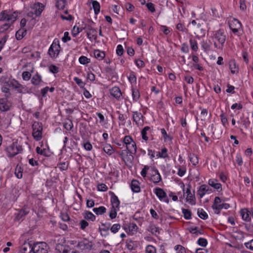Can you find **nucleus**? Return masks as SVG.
Segmentation results:
<instances>
[{
    "mask_svg": "<svg viewBox=\"0 0 253 253\" xmlns=\"http://www.w3.org/2000/svg\"><path fill=\"white\" fill-rule=\"evenodd\" d=\"M213 42L215 48L222 50L226 39V35L222 29H219L213 32L210 38Z\"/></svg>",
    "mask_w": 253,
    "mask_h": 253,
    "instance_id": "obj_1",
    "label": "nucleus"
},
{
    "mask_svg": "<svg viewBox=\"0 0 253 253\" xmlns=\"http://www.w3.org/2000/svg\"><path fill=\"white\" fill-rule=\"evenodd\" d=\"M123 143L126 145V149L130 154H135L136 152V145L132 138L129 135H126L123 139Z\"/></svg>",
    "mask_w": 253,
    "mask_h": 253,
    "instance_id": "obj_2",
    "label": "nucleus"
},
{
    "mask_svg": "<svg viewBox=\"0 0 253 253\" xmlns=\"http://www.w3.org/2000/svg\"><path fill=\"white\" fill-rule=\"evenodd\" d=\"M23 150L22 147L17 142H13L10 145L6 147L5 151L7 156L12 158L21 153Z\"/></svg>",
    "mask_w": 253,
    "mask_h": 253,
    "instance_id": "obj_3",
    "label": "nucleus"
},
{
    "mask_svg": "<svg viewBox=\"0 0 253 253\" xmlns=\"http://www.w3.org/2000/svg\"><path fill=\"white\" fill-rule=\"evenodd\" d=\"M49 247L45 242H40L34 244L31 251L34 253H47Z\"/></svg>",
    "mask_w": 253,
    "mask_h": 253,
    "instance_id": "obj_4",
    "label": "nucleus"
},
{
    "mask_svg": "<svg viewBox=\"0 0 253 253\" xmlns=\"http://www.w3.org/2000/svg\"><path fill=\"white\" fill-rule=\"evenodd\" d=\"M33 128V136L36 141L40 140L42 138V124L35 122L32 126Z\"/></svg>",
    "mask_w": 253,
    "mask_h": 253,
    "instance_id": "obj_5",
    "label": "nucleus"
},
{
    "mask_svg": "<svg viewBox=\"0 0 253 253\" xmlns=\"http://www.w3.org/2000/svg\"><path fill=\"white\" fill-rule=\"evenodd\" d=\"M60 45L59 41L54 40L48 49V54L51 58H56L60 52Z\"/></svg>",
    "mask_w": 253,
    "mask_h": 253,
    "instance_id": "obj_6",
    "label": "nucleus"
},
{
    "mask_svg": "<svg viewBox=\"0 0 253 253\" xmlns=\"http://www.w3.org/2000/svg\"><path fill=\"white\" fill-rule=\"evenodd\" d=\"M84 29L86 30V33L87 37L90 40L93 39L96 40L97 38V31L91 25L85 24Z\"/></svg>",
    "mask_w": 253,
    "mask_h": 253,
    "instance_id": "obj_7",
    "label": "nucleus"
},
{
    "mask_svg": "<svg viewBox=\"0 0 253 253\" xmlns=\"http://www.w3.org/2000/svg\"><path fill=\"white\" fill-rule=\"evenodd\" d=\"M77 247L82 251H90L92 247V243L89 240L84 239L78 242Z\"/></svg>",
    "mask_w": 253,
    "mask_h": 253,
    "instance_id": "obj_8",
    "label": "nucleus"
},
{
    "mask_svg": "<svg viewBox=\"0 0 253 253\" xmlns=\"http://www.w3.org/2000/svg\"><path fill=\"white\" fill-rule=\"evenodd\" d=\"M154 193L157 195L160 201H163L168 203L169 200L167 197V193L161 188H156L154 190Z\"/></svg>",
    "mask_w": 253,
    "mask_h": 253,
    "instance_id": "obj_9",
    "label": "nucleus"
},
{
    "mask_svg": "<svg viewBox=\"0 0 253 253\" xmlns=\"http://www.w3.org/2000/svg\"><path fill=\"white\" fill-rule=\"evenodd\" d=\"M32 8L33 9V12L37 16H40L44 9V5L41 3L38 2L34 4L32 6Z\"/></svg>",
    "mask_w": 253,
    "mask_h": 253,
    "instance_id": "obj_10",
    "label": "nucleus"
},
{
    "mask_svg": "<svg viewBox=\"0 0 253 253\" xmlns=\"http://www.w3.org/2000/svg\"><path fill=\"white\" fill-rule=\"evenodd\" d=\"M190 187V186H189L186 189V193L187 194V197L186 198V201L191 205H195L196 204V199L194 194H192L191 192Z\"/></svg>",
    "mask_w": 253,
    "mask_h": 253,
    "instance_id": "obj_11",
    "label": "nucleus"
},
{
    "mask_svg": "<svg viewBox=\"0 0 253 253\" xmlns=\"http://www.w3.org/2000/svg\"><path fill=\"white\" fill-rule=\"evenodd\" d=\"M240 212L243 220L246 222L251 221V211H250L247 209H243L241 210Z\"/></svg>",
    "mask_w": 253,
    "mask_h": 253,
    "instance_id": "obj_12",
    "label": "nucleus"
},
{
    "mask_svg": "<svg viewBox=\"0 0 253 253\" xmlns=\"http://www.w3.org/2000/svg\"><path fill=\"white\" fill-rule=\"evenodd\" d=\"M110 194L111 195V207L113 208H117L119 209V206L120 204V201L118 198V197L112 192H110Z\"/></svg>",
    "mask_w": 253,
    "mask_h": 253,
    "instance_id": "obj_13",
    "label": "nucleus"
},
{
    "mask_svg": "<svg viewBox=\"0 0 253 253\" xmlns=\"http://www.w3.org/2000/svg\"><path fill=\"white\" fill-rule=\"evenodd\" d=\"M154 172V173H153L151 176L150 180L152 181L154 183L157 184L162 180V178L158 169H155Z\"/></svg>",
    "mask_w": 253,
    "mask_h": 253,
    "instance_id": "obj_14",
    "label": "nucleus"
},
{
    "mask_svg": "<svg viewBox=\"0 0 253 253\" xmlns=\"http://www.w3.org/2000/svg\"><path fill=\"white\" fill-rule=\"evenodd\" d=\"M133 120L137 125L142 124L143 122L142 118L143 116L141 113L137 111L134 112L133 114Z\"/></svg>",
    "mask_w": 253,
    "mask_h": 253,
    "instance_id": "obj_15",
    "label": "nucleus"
},
{
    "mask_svg": "<svg viewBox=\"0 0 253 253\" xmlns=\"http://www.w3.org/2000/svg\"><path fill=\"white\" fill-rule=\"evenodd\" d=\"M9 109V105L7 103L6 98H0V110L6 111Z\"/></svg>",
    "mask_w": 253,
    "mask_h": 253,
    "instance_id": "obj_16",
    "label": "nucleus"
},
{
    "mask_svg": "<svg viewBox=\"0 0 253 253\" xmlns=\"http://www.w3.org/2000/svg\"><path fill=\"white\" fill-rule=\"evenodd\" d=\"M9 85L17 89L18 91L20 93L22 92V89L24 88L23 85L15 80H12Z\"/></svg>",
    "mask_w": 253,
    "mask_h": 253,
    "instance_id": "obj_17",
    "label": "nucleus"
},
{
    "mask_svg": "<svg viewBox=\"0 0 253 253\" xmlns=\"http://www.w3.org/2000/svg\"><path fill=\"white\" fill-rule=\"evenodd\" d=\"M209 190V187L205 184L202 185L200 186L199 190H198V194L200 196V197L202 198L206 193Z\"/></svg>",
    "mask_w": 253,
    "mask_h": 253,
    "instance_id": "obj_18",
    "label": "nucleus"
},
{
    "mask_svg": "<svg viewBox=\"0 0 253 253\" xmlns=\"http://www.w3.org/2000/svg\"><path fill=\"white\" fill-rule=\"evenodd\" d=\"M110 93L113 96H114L116 98H119L122 95L121 90L117 86L113 87L110 90Z\"/></svg>",
    "mask_w": 253,
    "mask_h": 253,
    "instance_id": "obj_19",
    "label": "nucleus"
},
{
    "mask_svg": "<svg viewBox=\"0 0 253 253\" xmlns=\"http://www.w3.org/2000/svg\"><path fill=\"white\" fill-rule=\"evenodd\" d=\"M209 184L216 190H221V184L217 182V180L215 179H210L209 180Z\"/></svg>",
    "mask_w": 253,
    "mask_h": 253,
    "instance_id": "obj_20",
    "label": "nucleus"
},
{
    "mask_svg": "<svg viewBox=\"0 0 253 253\" xmlns=\"http://www.w3.org/2000/svg\"><path fill=\"white\" fill-rule=\"evenodd\" d=\"M139 182L136 180H132L131 183L130 187L132 191L134 192H139L140 191V188L139 186Z\"/></svg>",
    "mask_w": 253,
    "mask_h": 253,
    "instance_id": "obj_21",
    "label": "nucleus"
},
{
    "mask_svg": "<svg viewBox=\"0 0 253 253\" xmlns=\"http://www.w3.org/2000/svg\"><path fill=\"white\" fill-rule=\"evenodd\" d=\"M229 26L230 28H233L234 27L241 28L242 25L241 22L238 20L234 18L233 20H230L229 22Z\"/></svg>",
    "mask_w": 253,
    "mask_h": 253,
    "instance_id": "obj_22",
    "label": "nucleus"
},
{
    "mask_svg": "<svg viewBox=\"0 0 253 253\" xmlns=\"http://www.w3.org/2000/svg\"><path fill=\"white\" fill-rule=\"evenodd\" d=\"M229 67L231 72L232 74L238 73V68L236 66L235 61L234 60H230L229 62Z\"/></svg>",
    "mask_w": 253,
    "mask_h": 253,
    "instance_id": "obj_23",
    "label": "nucleus"
},
{
    "mask_svg": "<svg viewBox=\"0 0 253 253\" xmlns=\"http://www.w3.org/2000/svg\"><path fill=\"white\" fill-rule=\"evenodd\" d=\"M211 42L210 40H203L201 42V46L205 51H209L211 48Z\"/></svg>",
    "mask_w": 253,
    "mask_h": 253,
    "instance_id": "obj_24",
    "label": "nucleus"
},
{
    "mask_svg": "<svg viewBox=\"0 0 253 253\" xmlns=\"http://www.w3.org/2000/svg\"><path fill=\"white\" fill-rule=\"evenodd\" d=\"M94 55L96 59L101 60L105 57V54L104 51L96 49L94 51Z\"/></svg>",
    "mask_w": 253,
    "mask_h": 253,
    "instance_id": "obj_25",
    "label": "nucleus"
},
{
    "mask_svg": "<svg viewBox=\"0 0 253 253\" xmlns=\"http://www.w3.org/2000/svg\"><path fill=\"white\" fill-rule=\"evenodd\" d=\"M42 82L41 76L38 73L34 75L32 78L31 82L34 85H39Z\"/></svg>",
    "mask_w": 253,
    "mask_h": 253,
    "instance_id": "obj_26",
    "label": "nucleus"
},
{
    "mask_svg": "<svg viewBox=\"0 0 253 253\" xmlns=\"http://www.w3.org/2000/svg\"><path fill=\"white\" fill-rule=\"evenodd\" d=\"M93 211L97 215H102L106 212V209L104 206H100L99 208H93Z\"/></svg>",
    "mask_w": 253,
    "mask_h": 253,
    "instance_id": "obj_27",
    "label": "nucleus"
},
{
    "mask_svg": "<svg viewBox=\"0 0 253 253\" xmlns=\"http://www.w3.org/2000/svg\"><path fill=\"white\" fill-rule=\"evenodd\" d=\"M117 113L118 114V119L121 122V123L119 124V125H122L124 126L125 125V121L128 118V116L126 114H123L119 111H117Z\"/></svg>",
    "mask_w": 253,
    "mask_h": 253,
    "instance_id": "obj_28",
    "label": "nucleus"
},
{
    "mask_svg": "<svg viewBox=\"0 0 253 253\" xmlns=\"http://www.w3.org/2000/svg\"><path fill=\"white\" fill-rule=\"evenodd\" d=\"M26 33L27 31L25 29L19 30L17 31L15 35L17 40H21L26 35Z\"/></svg>",
    "mask_w": 253,
    "mask_h": 253,
    "instance_id": "obj_29",
    "label": "nucleus"
},
{
    "mask_svg": "<svg viewBox=\"0 0 253 253\" xmlns=\"http://www.w3.org/2000/svg\"><path fill=\"white\" fill-rule=\"evenodd\" d=\"M119 210V209L117 208H113L111 207L110 208L109 217L111 219H113L116 217L117 214V211Z\"/></svg>",
    "mask_w": 253,
    "mask_h": 253,
    "instance_id": "obj_30",
    "label": "nucleus"
},
{
    "mask_svg": "<svg viewBox=\"0 0 253 253\" xmlns=\"http://www.w3.org/2000/svg\"><path fill=\"white\" fill-rule=\"evenodd\" d=\"M84 218L86 220H90L91 221H94L95 220V216L90 211H86L84 214Z\"/></svg>",
    "mask_w": 253,
    "mask_h": 253,
    "instance_id": "obj_31",
    "label": "nucleus"
},
{
    "mask_svg": "<svg viewBox=\"0 0 253 253\" xmlns=\"http://www.w3.org/2000/svg\"><path fill=\"white\" fill-rule=\"evenodd\" d=\"M132 96L133 101L136 102L140 98V95L139 91L137 89H132Z\"/></svg>",
    "mask_w": 253,
    "mask_h": 253,
    "instance_id": "obj_32",
    "label": "nucleus"
},
{
    "mask_svg": "<svg viewBox=\"0 0 253 253\" xmlns=\"http://www.w3.org/2000/svg\"><path fill=\"white\" fill-rule=\"evenodd\" d=\"M148 231L154 235L159 234V228L154 225H150L148 228Z\"/></svg>",
    "mask_w": 253,
    "mask_h": 253,
    "instance_id": "obj_33",
    "label": "nucleus"
},
{
    "mask_svg": "<svg viewBox=\"0 0 253 253\" xmlns=\"http://www.w3.org/2000/svg\"><path fill=\"white\" fill-rule=\"evenodd\" d=\"M189 157L190 162L193 165L196 166L198 164L199 160L197 155L194 154H190Z\"/></svg>",
    "mask_w": 253,
    "mask_h": 253,
    "instance_id": "obj_34",
    "label": "nucleus"
},
{
    "mask_svg": "<svg viewBox=\"0 0 253 253\" xmlns=\"http://www.w3.org/2000/svg\"><path fill=\"white\" fill-rule=\"evenodd\" d=\"M67 0H57L56 6L59 10L63 9L65 6Z\"/></svg>",
    "mask_w": 253,
    "mask_h": 253,
    "instance_id": "obj_35",
    "label": "nucleus"
},
{
    "mask_svg": "<svg viewBox=\"0 0 253 253\" xmlns=\"http://www.w3.org/2000/svg\"><path fill=\"white\" fill-rule=\"evenodd\" d=\"M198 214L199 216L203 219H206L208 217V215L207 212L202 209H199L198 210Z\"/></svg>",
    "mask_w": 253,
    "mask_h": 253,
    "instance_id": "obj_36",
    "label": "nucleus"
},
{
    "mask_svg": "<svg viewBox=\"0 0 253 253\" xmlns=\"http://www.w3.org/2000/svg\"><path fill=\"white\" fill-rule=\"evenodd\" d=\"M92 4L95 14H97L100 12V6L99 3L97 1L93 0Z\"/></svg>",
    "mask_w": 253,
    "mask_h": 253,
    "instance_id": "obj_37",
    "label": "nucleus"
},
{
    "mask_svg": "<svg viewBox=\"0 0 253 253\" xmlns=\"http://www.w3.org/2000/svg\"><path fill=\"white\" fill-rule=\"evenodd\" d=\"M17 16L18 15L16 12L11 14L9 12L7 21L11 22V24L13 23L16 20Z\"/></svg>",
    "mask_w": 253,
    "mask_h": 253,
    "instance_id": "obj_38",
    "label": "nucleus"
},
{
    "mask_svg": "<svg viewBox=\"0 0 253 253\" xmlns=\"http://www.w3.org/2000/svg\"><path fill=\"white\" fill-rule=\"evenodd\" d=\"M161 131L162 134L163 135V137L164 138V139L165 141L172 140V137L170 136L169 135H168L167 134L165 128H161Z\"/></svg>",
    "mask_w": 253,
    "mask_h": 253,
    "instance_id": "obj_39",
    "label": "nucleus"
},
{
    "mask_svg": "<svg viewBox=\"0 0 253 253\" xmlns=\"http://www.w3.org/2000/svg\"><path fill=\"white\" fill-rule=\"evenodd\" d=\"M84 27H77L74 26L72 31V35L74 37H76L80 32L84 30Z\"/></svg>",
    "mask_w": 253,
    "mask_h": 253,
    "instance_id": "obj_40",
    "label": "nucleus"
},
{
    "mask_svg": "<svg viewBox=\"0 0 253 253\" xmlns=\"http://www.w3.org/2000/svg\"><path fill=\"white\" fill-rule=\"evenodd\" d=\"M182 212L183 214L184 217L186 219H190L191 218V212L188 209H182Z\"/></svg>",
    "mask_w": 253,
    "mask_h": 253,
    "instance_id": "obj_41",
    "label": "nucleus"
},
{
    "mask_svg": "<svg viewBox=\"0 0 253 253\" xmlns=\"http://www.w3.org/2000/svg\"><path fill=\"white\" fill-rule=\"evenodd\" d=\"M79 61L81 64L86 65L90 63V59L85 56H81L79 59Z\"/></svg>",
    "mask_w": 253,
    "mask_h": 253,
    "instance_id": "obj_42",
    "label": "nucleus"
},
{
    "mask_svg": "<svg viewBox=\"0 0 253 253\" xmlns=\"http://www.w3.org/2000/svg\"><path fill=\"white\" fill-rule=\"evenodd\" d=\"M150 129V127L147 126H145L141 130L142 138L143 140L147 141L148 137L147 136V131Z\"/></svg>",
    "mask_w": 253,
    "mask_h": 253,
    "instance_id": "obj_43",
    "label": "nucleus"
},
{
    "mask_svg": "<svg viewBox=\"0 0 253 253\" xmlns=\"http://www.w3.org/2000/svg\"><path fill=\"white\" fill-rule=\"evenodd\" d=\"M105 71L106 73L108 75H110L112 78L115 77L116 73L115 72V70L111 67H106L105 68Z\"/></svg>",
    "mask_w": 253,
    "mask_h": 253,
    "instance_id": "obj_44",
    "label": "nucleus"
},
{
    "mask_svg": "<svg viewBox=\"0 0 253 253\" xmlns=\"http://www.w3.org/2000/svg\"><path fill=\"white\" fill-rule=\"evenodd\" d=\"M36 152L38 154L44 156H47L48 155V151L46 149H41L39 147L36 148Z\"/></svg>",
    "mask_w": 253,
    "mask_h": 253,
    "instance_id": "obj_45",
    "label": "nucleus"
},
{
    "mask_svg": "<svg viewBox=\"0 0 253 253\" xmlns=\"http://www.w3.org/2000/svg\"><path fill=\"white\" fill-rule=\"evenodd\" d=\"M103 150L105 153H106L109 155L112 154L114 152V150L112 147L109 144L106 145L104 147Z\"/></svg>",
    "mask_w": 253,
    "mask_h": 253,
    "instance_id": "obj_46",
    "label": "nucleus"
},
{
    "mask_svg": "<svg viewBox=\"0 0 253 253\" xmlns=\"http://www.w3.org/2000/svg\"><path fill=\"white\" fill-rule=\"evenodd\" d=\"M9 11L4 10L0 13V21H3L6 20L7 21V18L8 16Z\"/></svg>",
    "mask_w": 253,
    "mask_h": 253,
    "instance_id": "obj_47",
    "label": "nucleus"
},
{
    "mask_svg": "<svg viewBox=\"0 0 253 253\" xmlns=\"http://www.w3.org/2000/svg\"><path fill=\"white\" fill-rule=\"evenodd\" d=\"M189 42L192 50L197 51L198 49L197 41L195 40L190 39Z\"/></svg>",
    "mask_w": 253,
    "mask_h": 253,
    "instance_id": "obj_48",
    "label": "nucleus"
},
{
    "mask_svg": "<svg viewBox=\"0 0 253 253\" xmlns=\"http://www.w3.org/2000/svg\"><path fill=\"white\" fill-rule=\"evenodd\" d=\"M221 201L219 197H215L214 198V203L212 206V208L216 210V208L220 204Z\"/></svg>",
    "mask_w": 253,
    "mask_h": 253,
    "instance_id": "obj_49",
    "label": "nucleus"
},
{
    "mask_svg": "<svg viewBox=\"0 0 253 253\" xmlns=\"http://www.w3.org/2000/svg\"><path fill=\"white\" fill-rule=\"evenodd\" d=\"M220 117L221 118V123L223 126H226V125H228V119L226 116L223 113L220 114Z\"/></svg>",
    "mask_w": 253,
    "mask_h": 253,
    "instance_id": "obj_50",
    "label": "nucleus"
},
{
    "mask_svg": "<svg viewBox=\"0 0 253 253\" xmlns=\"http://www.w3.org/2000/svg\"><path fill=\"white\" fill-rule=\"evenodd\" d=\"M197 243L199 246L205 247L207 245V240L205 238H200L198 239Z\"/></svg>",
    "mask_w": 253,
    "mask_h": 253,
    "instance_id": "obj_51",
    "label": "nucleus"
},
{
    "mask_svg": "<svg viewBox=\"0 0 253 253\" xmlns=\"http://www.w3.org/2000/svg\"><path fill=\"white\" fill-rule=\"evenodd\" d=\"M58 167L61 170H66L68 169V164L66 162L60 163L58 164Z\"/></svg>",
    "mask_w": 253,
    "mask_h": 253,
    "instance_id": "obj_52",
    "label": "nucleus"
},
{
    "mask_svg": "<svg viewBox=\"0 0 253 253\" xmlns=\"http://www.w3.org/2000/svg\"><path fill=\"white\" fill-rule=\"evenodd\" d=\"M156 250L155 248L152 245H148L146 248L145 253H156Z\"/></svg>",
    "mask_w": 253,
    "mask_h": 253,
    "instance_id": "obj_53",
    "label": "nucleus"
},
{
    "mask_svg": "<svg viewBox=\"0 0 253 253\" xmlns=\"http://www.w3.org/2000/svg\"><path fill=\"white\" fill-rule=\"evenodd\" d=\"M121 228V225L120 224H114L113 225V226L111 227L110 230L111 232L113 233H117L119 230Z\"/></svg>",
    "mask_w": 253,
    "mask_h": 253,
    "instance_id": "obj_54",
    "label": "nucleus"
},
{
    "mask_svg": "<svg viewBox=\"0 0 253 253\" xmlns=\"http://www.w3.org/2000/svg\"><path fill=\"white\" fill-rule=\"evenodd\" d=\"M174 249L177 251V253H186L185 249L181 245H176Z\"/></svg>",
    "mask_w": 253,
    "mask_h": 253,
    "instance_id": "obj_55",
    "label": "nucleus"
},
{
    "mask_svg": "<svg viewBox=\"0 0 253 253\" xmlns=\"http://www.w3.org/2000/svg\"><path fill=\"white\" fill-rule=\"evenodd\" d=\"M1 91L5 93L6 98H8L10 97L11 93L10 92V90L8 87L5 86H3L1 88Z\"/></svg>",
    "mask_w": 253,
    "mask_h": 253,
    "instance_id": "obj_56",
    "label": "nucleus"
},
{
    "mask_svg": "<svg viewBox=\"0 0 253 253\" xmlns=\"http://www.w3.org/2000/svg\"><path fill=\"white\" fill-rule=\"evenodd\" d=\"M29 210L27 208L22 209L18 213V216L22 218L29 213Z\"/></svg>",
    "mask_w": 253,
    "mask_h": 253,
    "instance_id": "obj_57",
    "label": "nucleus"
},
{
    "mask_svg": "<svg viewBox=\"0 0 253 253\" xmlns=\"http://www.w3.org/2000/svg\"><path fill=\"white\" fill-rule=\"evenodd\" d=\"M97 189L100 191H106L108 190V187L106 184L104 183H101L98 185Z\"/></svg>",
    "mask_w": 253,
    "mask_h": 253,
    "instance_id": "obj_58",
    "label": "nucleus"
},
{
    "mask_svg": "<svg viewBox=\"0 0 253 253\" xmlns=\"http://www.w3.org/2000/svg\"><path fill=\"white\" fill-rule=\"evenodd\" d=\"M230 207V205L227 203L220 204L216 208V210H221L222 209H228Z\"/></svg>",
    "mask_w": 253,
    "mask_h": 253,
    "instance_id": "obj_59",
    "label": "nucleus"
},
{
    "mask_svg": "<svg viewBox=\"0 0 253 253\" xmlns=\"http://www.w3.org/2000/svg\"><path fill=\"white\" fill-rule=\"evenodd\" d=\"M64 126L65 128L67 130H71L73 127L72 122L71 120H70L69 122H66L64 123Z\"/></svg>",
    "mask_w": 253,
    "mask_h": 253,
    "instance_id": "obj_60",
    "label": "nucleus"
},
{
    "mask_svg": "<svg viewBox=\"0 0 253 253\" xmlns=\"http://www.w3.org/2000/svg\"><path fill=\"white\" fill-rule=\"evenodd\" d=\"M128 228L129 231L133 232L137 231L138 227L135 223L132 222L129 223L128 225Z\"/></svg>",
    "mask_w": 253,
    "mask_h": 253,
    "instance_id": "obj_61",
    "label": "nucleus"
},
{
    "mask_svg": "<svg viewBox=\"0 0 253 253\" xmlns=\"http://www.w3.org/2000/svg\"><path fill=\"white\" fill-rule=\"evenodd\" d=\"M116 53L119 56H121L124 53V48L123 46L121 44H119L117 47Z\"/></svg>",
    "mask_w": 253,
    "mask_h": 253,
    "instance_id": "obj_62",
    "label": "nucleus"
},
{
    "mask_svg": "<svg viewBox=\"0 0 253 253\" xmlns=\"http://www.w3.org/2000/svg\"><path fill=\"white\" fill-rule=\"evenodd\" d=\"M62 253H80L78 251L70 248H64Z\"/></svg>",
    "mask_w": 253,
    "mask_h": 253,
    "instance_id": "obj_63",
    "label": "nucleus"
},
{
    "mask_svg": "<svg viewBox=\"0 0 253 253\" xmlns=\"http://www.w3.org/2000/svg\"><path fill=\"white\" fill-rule=\"evenodd\" d=\"M245 247L252 251H253V239L250 242L245 243Z\"/></svg>",
    "mask_w": 253,
    "mask_h": 253,
    "instance_id": "obj_64",
    "label": "nucleus"
}]
</instances>
